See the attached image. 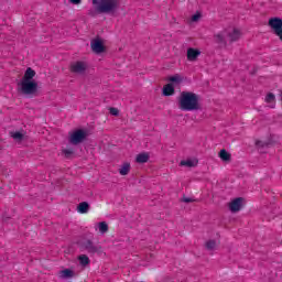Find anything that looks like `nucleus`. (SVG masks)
Wrapping results in <instances>:
<instances>
[{
    "label": "nucleus",
    "mask_w": 282,
    "mask_h": 282,
    "mask_svg": "<svg viewBox=\"0 0 282 282\" xmlns=\"http://www.w3.org/2000/svg\"><path fill=\"white\" fill-rule=\"evenodd\" d=\"M205 248H206V250H210V251L217 250V241L216 240H207L205 242Z\"/></svg>",
    "instance_id": "a211bd4d"
},
{
    "label": "nucleus",
    "mask_w": 282,
    "mask_h": 282,
    "mask_svg": "<svg viewBox=\"0 0 282 282\" xmlns=\"http://www.w3.org/2000/svg\"><path fill=\"white\" fill-rule=\"evenodd\" d=\"M183 202H184L185 204H191V203L195 202V199H193V198H191V197H184V198H183Z\"/></svg>",
    "instance_id": "c85d7f7f"
},
{
    "label": "nucleus",
    "mask_w": 282,
    "mask_h": 282,
    "mask_svg": "<svg viewBox=\"0 0 282 282\" xmlns=\"http://www.w3.org/2000/svg\"><path fill=\"white\" fill-rule=\"evenodd\" d=\"M175 94V87L173 84H167L163 87V96H173Z\"/></svg>",
    "instance_id": "ddd939ff"
},
{
    "label": "nucleus",
    "mask_w": 282,
    "mask_h": 282,
    "mask_svg": "<svg viewBox=\"0 0 282 282\" xmlns=\"http://www.w3.org/2000/svg\"><path fill=\"white\" fill-rule=\"evenodd\" d=\"M90 47L95 54H102L105 52V44L100 40H93L90 42Z\"/></svg>",
    "instance_id": "6e6552de"
},
{
    "label": "nucleus",
    "mask_w": 282,
    "mask_h": 282,
    "mask_svg": "<svg viewBox=\"0 0 282 282\" xmlns=\"http://www.w3.org/2000/svg\"><path fill=\"white\" fill-rule=\"evenodd\" d=\"M34 76H36V72L32 67H28L20 82H34Z\"/></svg>",
    "instance_id": "f8f14e48"
},
{
    "label": "nucleus",
    "mask_w": 282,
    "mask_h": 282,
    "mask_svg": "<svg viewBox=\"0 0 282 282\" xmlns=\"http://www.w3.org/2000/svg\"><path fill=\"white\" fill-rule=\"evenodd\" d=\"M63 153L66 158H69V155L74 154V150L73 149H65V150H63Z\"/></svg>",
    "instance_id": "bb28decb"
},
{
    "label": "nucleus",
    "mask_w": 282,
    "mask_h": 282,
    "mask_svg": "<svg viewBox=\"0 0 282 282\" xmlns=\"http://www.w3.org/2000/svg\"><path fill=\"white\" fill-rule=\"evenodd\" d=\"M268 25L282 43V19L276 17L271 18L269 19Z\"/></svg>",
    "instance_id": "20e7f679"
},
{
    "label": "nucleus",
    "mask_w": 282,
    "mask_h": 282,
    "mask_svg": "<svg viewBox=\"0 0 282 282\" xmlns=\"http://www.w3.org/2000/svg\"><path fill=\"white\" fill-rule=\"evenodd\" d=\"M202 56V51L197 48L189 47L187 48V61L191 63L197 61Z\"/></svg>",
    "instance_id": "1a4fd4ad"
},
{
    "label": "nucleus",
    "mask_w": 282,
    "mask_h": 282,
    "mask_svg": "<svg viewBox=\"0 0 282 282\" xmlns=\"http://www.w3.org/2000/svg\"><path fill=\"white\" fill-rule=\"evenodd\" d=\"M170 83H175L176 85H180V83H182V80H184V78H182V76L180 75H174L169 77Z\"/></svg>",
    "instance_id": "5701e85b"
},
{
    "label": "nucleus",
    "mask_w": 282,
    "mask_h": 282,
    "mask_svg": "<svg viewBox=\"0 0 282 282\" xmlns=\"http://www.w3.org/2000/svg\"><path fill=\"white\" fill-rule=\"evenodd\" d=\"M83 248H85L89 254H96V252H100V247L94 245L91 240L84 241Z\"/></svg>",
    "instance_id": "0eeeda50"
},
{
    "label": "nucleus",
    "mask_w": 282,
    "mask_h": 282,
    "mask_svg": "<svg viewBox=\"0 0 282 282\" xmlns=\"http://www.w3.org/2000/svg\"><path fill=\"white\" fill-rule=\"evenodd\" d=\"M226 36H227V31L218 33L215 35L216 42L217 43H226Z\"/></svg>",
    "instance_id": "aec40b11"
},
{
    "label": "nucleus",
    "mask_w": 282,
    "mask_h": 282,
    "mask_svg": "<svg viewBox=\"0 0 282 282\" xmlns=\"http://www.w3.org/2000/svg\"><path fill=\"white\" fill-rule=\"evenodd\" d=\"M61 279H72L74 276V271L72 269H65L59 272Z\"/></svg>",
    "instance_id": "2eb2a0df"
},
{
    "label": "nucleus",
    "mask_w": 282,
    "mask_h": 282,
    "mask_svg": "<svg viewBox=\"0 0 282 282\" xmlns=\"http://www.w3.org/2000/svg\"><path fill=\"white\" fill-rule=\"evenodd\" d=\"M131 171V164L124 163L121 169L119 170L120 175H129V172Z\"/></svg>",
    "instance_id": "6ab92c4d"
},
{
    "label": "nucleus",
    "mask_w": 282,
    "mask_h": 282,
    "mask_svg": "<svg viewBox=\"0 0 282 282\" xmlns=\"http://www.w3.org/2000/svg\"><path fill=\"white\" fill-rule=\"evenodd\" d=\"M180 166H187L188 169H193L195 166V161L193 160H183L180 162Z\"/></svg>",
    "instance_id": "4be33fe9"
},
{
    "label": "nucleus",
    "mask_w": 282,
    "mask_h": 282,
    "mask_svg": "<svg viewBox=\"0 0 282 282\" xmlns=\"http://www.w3.org/2000/svg\"><path fill=\"white\" fill-rule=\"evenodd\" d=\"M73 6H78L83 2V0H69Z\"/></svg>",
    "instance_id": "7c9ffc66"
},
{
    "label": "nucleus",
    "mask_w": 282,
    "mask_h": 282,
    "mask_svg": "<svg viewBox=\"0 0 282 282\" xmlns=\"http://www.w3.org/2000/svg\"><path fill=\"white\" fill-rule=\"evenodd\" d=\"M87 70V64L84 62H75L70 65V72L73 74H85Z\"/></svg>",
    "instance_id": "423d86ee"
},
{
    "label": "nucleus",
    "mask_w": 282,
    "mask_h": 282,
    "mask_svg": "<svg viewBox=\"0 0 282 282\" xmlns=\"http://www.w3.org/2000/svg\"><path fill=\"white\" fill-rule=\"evenodd\" d=\"M80 265H89V257L82 254L78 257Z\"/></svg>",
    "instance_id": "393cba45"
},
{
    "label": "nucleus",
    "mask_w": 282,
    "mask_h": 282,
    "mask_svg": "<svg viewBox=\"0 0 282 282\" xmlns=\"http://www.w3.org/2000/svg\"><path fill=\"white\" fill-rule=\"evenodd\" d=\"M88 212H89V203L87 202L79 203L78 213H80L82 215H85V213H88Z\"/></svg>",
    "instance_id": "f3484780"
},
{
    "label": "nucleus",
    "mask_w": 282,
    "mask_h": 282,
    "mask_svg": "<svg viewBox=\"0 0 282 282\" xmlns=\"http://www.w3.org/2000/svg\"><path fill=\"white\" fill-rule=\"evenodd\" d=\"M243 198L238 197L235 198L231 203H229V210L231 213H239L241 210Z\"/></svg>",
    "instance_id": "9d476101"
},
{
    "label": "nucleus",
    "mask_w": 282,
    "mask_h": 282,
    "mask_svg": "<svg viewBox=\"0 0 282 282\" xmlns=\"http://www.w3.org/2000/svg\"><path fill=\"white\" fill-rule=\"evenodd\" d=\"M93 6L98 14H112L120 8V0H93Z\"/></svg>",
    "instance_id": "f03ea898"
},
{
    "label": "nucleus",
    "mask_w": 282,
    "mask_h": 282,
    "mask_svg": "<svg viewBox=\"0 0 282 282\" xmlns=\"http://www.w3.org/2000/svg\"><path fill=\"white\" fill-rule=\"evenodd\" d=\"M265 102H268L269 105H274V102H276V97L274 96V94L272 93H269L267 96H265Z\"/></svg>",
    "instance_id": "b1692460"
},
{
    "label": "nucleus",
    "mask_w": 282,
    "mask_h": 282,
    "mask_svg": "<svg viewBox=\"0 0 282 282\" xmlns=\"http://www.w3.org/2000/svg\"><path fill=\"white\" fill-rule=\"evenodd\" d=\"M100 235H105L106 232H109V225H107L105 221L99 223L98 225Z\"/></svg>",
    "instance_id": "412c9836"
},
{
    "label": "nucleus",
    "mask_w": 282,
    "mask_h": 282,
    "mask_svg": "<svg viewBox=\"0 0 282 282\" xmlns=\"http://www.w3.org/2000/svg\"><path fill=\"white\" fill-rule=\"evenodd\" d=\"M226 32L231 43H236V41H239V39H241V31H239L238 29H232Z\"/></svg>",
    "instance_id": "9b49d317"
},
{
    "label": "nucleus",
    "mask_w": 282,
    "mask_h": 282,
    "mask_svg": "<svg viewBox=\"0 0 282 282\" xmlns=\"http://www.w3.org/2000/svg\"><path fill=\"white\" fill-rule=\"evenodd\" d=\"M218 158H220V160L223 162H230L231 155L230 153H228V151H226L225 149L220 150V152L218 153Z\"/></svg>",
    "instance_id": "4468645a"
},
{
    "label": "nucleus",
    "mask_w": 282,
    "mask_h": 282,
    "mask_svg": "<svg viewBox=\"0 0 282 282\" xmlns=\"http://www.w3.org/2000/svg\"><path fill=\"white\" fill-rule=\"evenodd\" d=\"M178 108L181 111H198L202 109L199 95L193 91H182L178 97Z\"/></svg>",
    "instance_id": "f257e3e1"
},
{
    "label": "nucleus",
    "mask_w": 282,
    "mask_h": 282,
    "mask_svg": "<svg viewBox=\"0 0 282 282\" xmlns=\"http://www.w3.org/2000/svg\"><path fill=\"white\" fill-rule=\"evenodd\" d=\"M87 138V132L85 130L79 129L73 132L69 137L70 144H80Z\"/></svg>",
    "instance_id": "39448f33"
},
{
    "label": "nucleus",
    "mask_w": 282,
    "mask_h": 282,
    "mask_svg": "<svg viewBox=\"0 0 282 282\" xmlns=\"http://www.w3.org/2000/svg\"><path fill=\"white\" fill-rule=\"evenodd\" d=\"M111 116H118V108H110Z\"/></svg>",
    "instance_id": "c756f323"
},
{
    "label": "nucleus",
    "mask_w": 282,
    "mask_h": 282,
    "mask_svg": "<svg viewBox=\"0 0 282 282\" xmlns=\"http://www.w3.org/2000/svg\"><path fill=\"white\" fill-rule=\"evenodd\" d=\"M200 17H202V14H199V13H195L193 17H192V21H199V19H200Z\"/></svg>",
    "instance_id": "cd10ccee"
},
{
    "label": "nucleus",
    "mask_w": 282,
    "mask_h": 282,
    "mask_svg": "<svg viewBox=\"0 0 282 282\" xmlns=\"http://www.w3.org/2000/svg\"><path fill=\"white\" fill-rule=\"evenodd\" d=\"M11 138H13V140H17V142H21V140H23V133L13 132V133H11Z\"/></svg>",
    "instance_id": "a878e982"
},
{
    "label": "nucleus",
    "mask_w": 282,
    "mask_h": 282,
    "mask_svg": "<svg viewBox=\"0 0 282 282\" xmlns=\"http://www.w3.org/2000/svg\"><path fill=\"white\" fill-rule=\"evenodd\" d=\"M135 162L138 164H147L149 162V155L147 153H140L137 155Z\"/></svg>",
    "instance_id": "dca6fc26"
},
{
    "label": "nucleus",
    "mask_w": 282,
    "mask_h": 282,
    "mask_svg": "<svg viewBox=\"0 0 282 282\" xmlns=\"http://www.w3.org/2000/svg\"><path fill=\"white\" fill-rule=\"evenodd\" d=\"M20 91L23 96L34 98L39 94V84L36 82H20Z\"/></svg>",
    "instance_id": "7ed1b4c3"
}]
</instances>
